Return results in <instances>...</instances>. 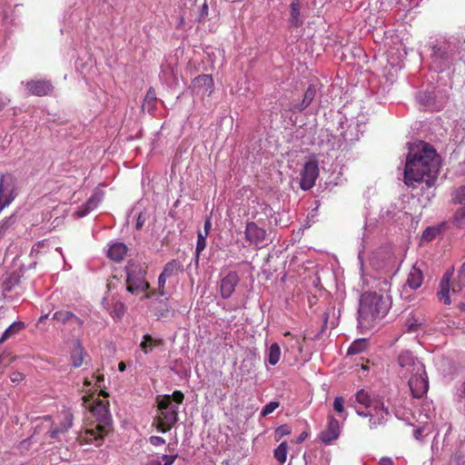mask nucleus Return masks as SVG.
<instances>
[{"mask_svg":"<svg viewBox=\"0 0 465 465\" xmlns=\"http://www.w3.org/2000/svg\"><path fill=\"white\" fill-rule=\"evenodd\" d=\"M440 167V157L432 145L418 141L409 146L404 168V183L416 187L425 183L427 188L435 185Z\"/></svg>","mask_w":465,"mask_h":465,"instance_id":"obj_1","label":"nucleus"},{"mask_svg":"<svg viewBox=\"0 0 465 465\" xmlns=\"http://www.w3.org/2000/svg\"><path fill=\"white\" fill-rule=\"evenodd\" d=\"M183 400L184 394L181 391H174L172 395H158L157 412L152 426L162 433L171 430L178 421V407L173 402L182 404Z\"/></svg>","mask_w":465,"mask_h":465,"instance_id":"obj_2","label":"nucleus"},{"mask_svg":"<svg viewBox=\"0 0 465 465\" xmlns=\"http://www.w3.org/2000/svg\"><path fill=\"white\" fill-rule=\"evenodd\" d=\"M108 406V401L96 399L94 404L90 408L91 412L97 417V424L94 428L84 430L82 438L85 442H95L96 446H101L104 436L111 430Z\"/></svg>","mask_w":465,"mask_h":465,"instance_id":"obj_3","label":"nucleus"},{"mask_svg":"<svg viewBox=\"0 0 465 465\" xmlns=\"http://www.w3.org/2000/svg\"><path fill=\"white\" fill-rule=\"evenodd\" d=\"M388 312V303L376 292H365L361 296L359 322L361 325H371L376 319L382 318Z\"/></svg>","mask_w":465,"mask_h":465,"instance_id":"obj_4","label":"nucleus"},{"mask_svg":"<svg viewBox=\"0 0 465 465\" xmlns=\"http://www.w3.org/2000/svg\"><path fill=\"white\" fill-rule=\"evenodd\" d=\"M145 271L140 266H130L127 270L126 289L132 294L145 292L150 285L145 281Z\"/></svg>","mask_w":465,"mask_h":465,"instance_id":"obj_5","label":"nucleus"},{"mask_svg":"<svg viewBox=\"0 0 465 465\" xmlns=\"http://www.w3.org/2000/svg\"><path fill=\"white\" fill-rule=\"evenodd\" d=\"M245 241L249 245L258 249L269 244L268 234L265 226L259 225L255 222H247L244 231Z\"/></svg>","mask_w":465,"mask_h":465,"instance_id":"obj_6","label":"nucleus"},{"mask_svg":"<svg viewBox=\"0 0 465 465\" xmlns=\"http://www.w3.org/2000/svg\"><path fill=\"white\" fill-rule=\"evenodd\" d=\"M356 412L359 416L363 418H370L369 426L370 429H376L378 426L382 425L386 421V417L390 415V411L387 407H385L383 401H377L375 408L373 410H370L368 411H361V409L356 408Z\"/></svg>","mask_w":465,"mask_h":465,"instance_id":"obj_7","label":"nucleus"},{"mask_svg":"<svg viewBox=\"0 0 465 465\" xmlns=\"http://www.w3.org/2000/svg\"><path fill=\"white\" fill-rule=\"evenodd\" d=\"M301 188L304 191L312 188L315 184L316 179L319 176L318 163L314 160H310L305 163L301 173Z\"/></svg>","mask_w":465,"mask_h":465,"instance_id":"obj_8","label":"nucleus"},{"mask_svg":"<svg viewBox=\"0 0 465 465\" xmlns=\"http://www.w3.org/2000/svg\"><path fill=\"white\" fill-rule=\"evenodd\" d=\"M183 271V266L178 260L168 262L158 278V292L161 296L165 294V283L168 278L176 276Z\"/></svg>","mask_w":465,"mask_h":465,"instance_id":"obj_9","label":"nucleus"},{"mask_svg":"<svg viewBox=\"0 0 465 465\" xmlns=\"http://www.w3.org/2000/svg\"><path fill=\"white\" fill-rule=\"evenodd\" d=\"M27 94L35 96H47L54 92V86L50 80L32 79L25 83Z\"/></svg>","mask_w":465,"mask_h":465,"instance_id":"obj_10","label":"nucleus"},{"mask_svg":"<svg viewBox=\"0 0 465 465\" xmlns=\"http://www.w3.org/2000/svg\"><path fill=\"white\" fill-rule=\"evenodd\" d=\"M409 387L414 398L420 399L428 391L429 381L425 370L420 373H411Z\"/></svg>","mask_w":465,"mask_h":465,"instance_id":"obj_11","label":"nucleus"},{"mask_svg":"<svg viewBox=\"0 0 465 465\" xmlns=\"http://www.w3.org/2000/svg\"><path fill=\"white\" fill-rule=\"evenodd\" d=\"M285 340L282 342L284 348V354L291 355L294 358H297L299 354L302 352L303 350V342L306 340V336L304 335L302 339L294 336L290 331H285L283 333Z\"/></svg>","mask_w":465,"mask_h":465,"instance_id":"obj_12","label":"nucleus"},{"mask_svg":"<svg viewBox=\"0 0 465 465\" xmlns=\"http://www.w3.org/2000/svg\"><path fill=\"white\" fill-rule=\"evenodd\" d=\"M399 364L401 368L406 369L410 373H420L424 371V365L421 361H418L413 354L405 351H402L398 359Z\"/></svg>","mask_w":465,"mask_h":465,"instance_id":"obj_13","label":"nucleus"},{"mask_svg":"<svg viewBox=\"0 0 465 465\" xmlns=\"http://www.w3.org/2000/svg\"><path fill=\"white\" fill-rule=\"evenodd\" d=\"M340 436V424L339 421L332 416L330 415L328 417V424L325 430H323L319 438L320 440L326 443L330 444L333 440H337Z\"/></svg>","mask_w":465,"mask_h":465,"instance_id":"obj_14","label":"nucleus"},{"mask_svg":"<svg viewBox=\"0 0 465 465\" xmlns=\"http://www.w3.org/2000/svg\"><path fill=\"white\" fill-rule=\"evenodd\" d=\"M274 212L272 208L265 203H258L252 216L259 225L266 226L270 224L271 218H272Z\"/></svg>","mask_w":465,"mask_h":465,"instance_id":"obj_15","label":"nucleus"},{"mask_svg":"<svg viewBox=\"0 0 465 465\" xmlns=\"http://www.w3.org/2000/svg\"><path fill=\"white\" fill-rule=\"evenodd\" d=\"M239 282L238 274L235 272H230L221 281V296L223 299H228L233 293L235 287Z\"/></svg>","mask_w":465,"mask_h":465,"instance_id":"obj_16","label":"nucleus"},{"mask_svg":"<svg viewBox=\"0 0 465 465\" xmlns=\"http://www.w3.org/2000/svg\"><path fill=\"white\" fill-rule=\"evenodd\" d=\"M315 95L316 88L313 84H310L303 94L302 101L298 104H291L289 106V111L292 113H298L305 110L312 104Z\"/></svg>","mask_w":465,"mask_h":465,"instance_id":"obj_17","label":"nucleus"},{"mask_svg":"<svg viewBox=\"0 0 465 465\" xmlns=\"http://www.w3.org/2000/svg\"><path fill=\"white\" fill-rule=\"evenodd\" d=\"M356 402L365 409L373 410L377 401H382L380 396H371L368 391L360 390L355 394Z\"/></svg>","mask_w":465,"mask_h":465,"instance_id":"obj_18","label":"nucleus"},{"mask_svg":"<svg viewBox=\"0 0 465 465\" xmlns=\"http://www.w3.org/2000/svg\"><path fill=\"white\" fill-rule=\"evenodd\" d=\"M451 274L448 272L443 275L440 282V290L438 292V298L444 304H450V280Z\"/></svg>","mask_w":465,"mask_h":465,"instance_id":"obj_19","label":"nucleus"},{"mask_svg":"<svg viewBox=\"0 0 465 465\" xmlns=\"http://www.w3.org/2000/svg\"><path fill=\"white\" fill-rule=\"evenodd\" d=\"M73 414L70 411L64 412V421L59 427H55L49 431L51 439H56L59 433H64L73 426Z\"/></svg>","mask_w":465,"mask_h":465,"instance_id":"obj_20","label":"nucleus"},{"mask_svg":"<svg viewBox=\"0 0 465 465\" xmlns=\"http://www.w3.org/2000/svg\"><path fill=\"white\" fill-rule=\"evenodd\" d=\"M425 323V318L421 313H411L407 318L405 326L409 332H416L421 330Z\"/></svg>","mask_w":465,"mask_h":465,"instance_id":"obj_21","label":"nucleus"},{"mask_svg":"<svg viewBox=\"0 0 465 465\" xmlns=\"http://www.w3.org/2000/svg\"><path fill=\"white\" fill-rule=\"evenodd\" d=\"M163 345V339H154L151 334H144L140 343V348L145 354H148L152 352L154 348Z\"/></svg>","mask_w":465,"mask_h":465,"instance_id":"obj_22","label":"nucleus"},{"mask_svg":"<svg viewBox=\"0 0 465 465\" xmlns=\"http://www.w3.org/2000/svg\"><path fill=\"white\" fill-rule=\"evenodd\" d=\"M423 282V274L420 269L417 268L416 266H413L407 278V285L412 289L416 290L420 288Z\"/></svg>","mask_w":465,"mask_h":465,"instance_id":"obj_23","label":"nucleus"},{"mask_svg":"<svg viewBox=\"0 0 465 465\" xmlns=\"http://www.w3.org/2000/svg\"><path fill=\"white\" fill-rule=\"evenodd\" d=\"M193 88L203 89L210 94L213 89V79L211 74H202L195 77L193 81Z\"/></svg>","mask_w":465,"mask_h":465,"instance_id":"obj_24","label":"nucleus"},{"mask_svg":"<svg viewBox=\"0 0 465 465\" xmlns=\"http://www.w3.org/2000/svg\"><path fill=\"white\" fill-rule=\"evenodd\" d=\"M127 252V247L124 243L116 242L110 246L108 250V257L114 262L124 260Z\"/></svg>","mask_w":465,"mask_h":465,"instance_id":"obj_25","label":"nucleus"},{"mask_svg":"<svg viewBox=\"0 0 465 465\" xmlns=\"http://www.w3.org/2000/svg\"><path fill=\"white\" fill-rule=\"evenodd\" d=\"M84 355L85 352L84 347L79 341H76L71 352L72 365L74 368H79L82 366Z\"/></svg>","mask_w":465,"mask_h":465,"instance_id":"obj_26","label":"nucleus"},{"mask_svg":"<svg viewBox=\"0 0 465 465\" xmlns=\"http://www.w3.org/2000/svg\"><path fill=\"white\" fill-rule=\"evenodd\" d=\"M25 325L24 322H14L2 334L0 338V343H3L6 340L15 336L25 329Z\"/></svg>","mask_w":465,"mask_h":465,"instance_id":"obj_27","label":"nucleus"},{"mask_svg":"<svg viewBox=\"0 0 465 465\" xmlns=\"http://www.w3.org/2000/svg\"><path fill=\"white\" fill-rule=\"evenodd\" d=\"M281 354H282V351H281L280 345L276 342L272 343L268 350L267 361H268L269 364H271L272 366L276 365L280 361Z\"/></svg>","mask_w":465,"mask_h":465,"instance_id":"obj_28","label":"nucleus"},{"mask_svg":"<svg viewBox=\"0 0 465 465\" xmlns=\"http://www.w3.org/2000/svg\"><path fill=\"white\" fill-rule=\"evenodd\" d=\"M367 347V341L364 339H359L354 341L348 349L347 354L354 355L361 353Z\"/></svg>","mask_w":465,"mask_h":465,"instance_id":"obj_29","label":"nucleus"},{"mask_svg":"<svg viewBox=\"0 0 465 465\" xmlns=\"http://www.w3.org/2000/svg\"><path fill=\"white\" fill-rule=\"evenodd\" d=\"M289 447L286 441H282L275 450H274V458L281 463H284L287 459V452Z\"/></svg>","mask_w":465,"mask_h":465,"instance_id":"obj_30","label":"nucleus"},{"mask_svg":"<svg viewBox=\"0 0 465 465\" xmlns=\"http://www.w3.org/2000/svg\"><path fill=\"white\" fill-rule=\"evenodd\" d=\"M291 15H290V22L293 26H298L301 25L300 22V5L298 2H292L291 3Z\"/></svg>","mask_w":465,"mask_h":465,"instance_id":"obj_31","label":"nucleus"},{"mask_svg":"<svg viewBox=\"0 0 465 465\" xmlns=\"http://www.w3.org/2000/svg\"><path fill=\"white\" fill-rule=\"evenodd\" d=\"M126 308L124 302L120 301H115L112 304V308L110 311V314L113 318L121 319L125 313Z\"/></svg>","mask_w":465,"mask_h":465,"instance_id":"obj_32","label":"nucleus"},{"mask_svg":"<svg viewBox=\"0 0 465 465\" xmlns=\"http://www.w3.org/2000/svg\"><path fill=\"white\" fill-rule=\"evenodd\" d=\"M157 101L155 90L153 87H150L145 94L143 108H153L155 106Z\"/></svg>","mask_w":465,"mask_h":465,"instance_id":"obj_33","label":"nucleus"},{"mask_svg":"<svg viewBox=\"0 0 465 465\" xmlns=\"http://www.w3.org/2000/svg\"><path fill=\"white\" fill-rule=\"evenodd\" d=\"M70 317H72V312L61 310L54 313L53 320L60 323L65 324L70 322Z\"/></svg>","mask_w":465,"mask_h":465,"instance_id":"obj_34","label":"nucleus"},{"mask_svg":"<svg viewBox=\"0 0 465 465\" xmlns=\"http://www.w3.org/2000/svg\"><path fill=\"white\" fill-rule=\"evenodd\" d=\"M208 234L203 233V232H199L197 235V242H196V249L195 253L196 256L199 257L200 253L205 249L206 247V237Z\"/></svg>","mask_w":465,"mask_h":465,"instance_id":"obj_35","label":"nucleus"},{"mask_svg":"<svg viewBox=\"0 0 465 465\" xmlns=\"http://www.w3.org/2000/svg\"><path fill=\"white\" fill-rule=\"evenodd\" d=\"M291 433L292 429L290 426L287 424L281 425L275 430V439L276 440H279L282 437L290 435Z\"/></svg>","mask_w":465,"mask_h":465,"instance_id":"obj_36","label":"nucleus"},{"mask_svg":"<svg viewBox=\"0 0 465 465\" xmlns=\"http://www.w3.org/2000/svg\"><path fill=\"white\" fill-rule=\"evenodd\" d=\"M279 407L278 401H270L267 403L262 410L261 415L265 417L271 413H272Z\"/></svg>","mask_w":465,"mask_h":465,"instance_id":"obj_37","label":"nucleus"},{"mask_svg":"<svg viewBox=\"0 0 465 465\" xmlns=\"http://www.w3.org/2000/svg\"><path fill=\"white\" fill-rule=\"evenodd\" d=\"M438 233V231L433 228L428 227L422 233V238L427 241L430 242L435 239L436 235Z\"/></svg>","mask_w":465,"mask_h":465,"instance_id":"obj_38","label":"nucleus"},{"mask_svg":"<svg viewBox=\"0 0 465 465\" xmlns=\"http://www.w3.org/2000/svg\"><path fill=\"white\" fill-rule=\"evenodd\" d=\"M455 219L459 225H465V206L460 208L455 213Z\"/></svg>","mask_w":465,"mask_h":465,"instance_id":"obj_39","label":"nucleus"},{"mask_svg":"<svg viewBox=\"0 0 465 465\" xmlns=\"http://www.w3.org/2000/svg\"><path fill=\"white\" fill-rule=\"evenodd\" d=\"M454 197L458 203H465V186H461L457 189Z\"/></svg>","mask_w":465,"mask_h":465,"instance_id":"obj_40","label":"nucleus"},{"mask_svg":"<svg viewBox=\"0 0 465 465\" xmlns=\"http://www.w3.org/2000/svg\"><path fill=\"white\" fill-rule=\"evenodd\" d=\"M344 400L342 397H336L333 402V409L341 413L344 411Z\"/></svg>","mask_w":465,"mask_h":465,"instance_id":"obj_41","label":"nucleus"},{"mask_svg":"<svg viewBox=\"0 0 465 465\" xmlns=\"http://www.w3.org/2000/svg\"><path fill=\"white\" fill-rule=\"evenodd\" d=\"M69 323L72 324L74 326V328L77 327L80 329V328H82L84 322L78 316H76L75 314H74L72 312V317H70Z\"/></svg>","mask_w":465,"mask_h":465,"instance_id":"obj_42","label":"nucleus"},{"mask_svg":"<svg viewBox=\"0 0 465 465\" xmlns=\"http://www.w3.org/2000/svg\"><path fill=\"white\" fill-rule=\"evenodd\" d=\"M149 442L153 446H161L165 443V440L160 436H151L149 438Z\"/></svg>","mask_w":465,"mask_h":465,"instance_id":"obj_43","label":"nucleus"},{"mask_svg":"<svg viewBox=\"0 0 465 465\" xmlns=\"http://www.w3.org/2000/svg\"><path fill=\"white\" fill-rule=\"evenodd\" d=\"M178 455L175 454V455H163L162 456V459L164 461V464L163 465H173V462L175 461V460L177 459Z\"/></svg>","mask_w":465,"mask_h":465,"instance_id":"obj_44","label":"nucleus"},{"mask_svg":"<svg viewBox=\"0 0 465 465\" xmlns=\"http://www.w3.org/2000/svg\"><path fill=\"white\" fill-rule=\"evenodd\" d=\"M10 379L12 382H20L25 379V375L22 372L15 371L11 374Z\"/></svg>","mask_w":465,"mask_h":465,"instance_id":"obj_45","label":"nucleus"},{"mask_svg":"<svg viewBox=\"0 0 465 465\" xmlns=\"http://www.w3.org/2000/svg\"><path fill=\"white\" fill-rule=\"evenodd\" d=\"M211 227H212V222H211V218L210 217H207L204 221V226H203V233H206V234H209V232L211 230Z\"/></svg>","mask_w":465,"mask_h":465,"instance_id":"obj_46","label":"nucleus"},{"mask_svg":"<svg viewBox=\"0 0 465 465\" xmlns=\"http://www.w3.org/2000/svg\"><path fill=\"white\" fill-rule=\"evenodd\" d=\"M379 465H394L391 458L383 457L380 460Z\"/></svg>","mask_w":465,"mask_h":465,"instance_id":"obj_47","label":"nucleus"},{"mask_svg":"<svg viewBox=\"0 0 465 465\" xmlns=\"http://www.w3.org/2000/svg\"><path fill=\"white\" fill-rule=\"evenodd\" d=\"M309 436V433L308 431H303L302 432L299 437L297 438L296 440V443H302V441H304Z\"/></svg>","mask_w":465,"mask_h":465,"instance_id":"obj_48","label":"nucleus"},{"mask_svg":"<svg viewBox=\"0 0 465 465\" xmlns=\"http://www.w3.org/2000/svg\"><path fill=\"white\" fill-rule=\"evenodd\" d=\"M457 172L460 174H465V160L459 163Z\"/></svg>","mask_w":465,"mask_h":465,"instance_id":"obj_49","label":"nucleus"},{"mask_svg":"<svg viewBox=\"0 0 465 465\" xmlns=\"http://www.w3.org/2000/svg\"><path fill=\"white\" fill-rule=\"evenodd\" d=\"M11 289H12V282H11V279H9L4 282V290L6 292H10Z\"/></svg>","mask_w":465,"mask_h":465,"instance_id":"obj_50","label":"nucleus"},{"mask_svg":"<svg viewBox=\"0 0 465 465\" xmlns=\"http://www.w3.org/2000/svg\"><path fill=\"white\" fill-rule=\"evenodd\" d=\"M143 224V221L142 220L141 215H139L137 221H136V228L141 229Z\"/></svg>","mask_w":465,"mask_h":465,"instance_id":"obj_51","label":"nucleus"},{"mask_svg":"<svg viewBox=\"0 0 465 465\" xmlns=\"http://www.w3.org/2000/svg\"><path fill=\"white\" fill-rule=\"evenodd\" d=\"M208 14V5L206 3L203 4V8H202V15H207Z\"/></svg>","mask_w":465,"mask_h":465,"instance_id":"obj_52","label":"nucleus"},{"mask_svg":"<svg viewBox=\"0 0 465 465\" xmlns=\"http://www.w3.org/2000/svg\"><path fill=\"white\" fill-rule=\"evenodd\" d=\"M7 104V102L5 101L2 97H0V111H2L5 105Z\"/></svg>","mask_w":465,"mask_h":465,"instance_id":"obj_53","label":"nucleus"},{"mask_svg":"<svg viewBox=\"0 0 465 465\" xmlns=\"http://www.w3.org/2000/svg\"><path fill=\"white\" fill-rule=\"evenodd\" d=\"M126 366H125V363L124 361H121L119 364H118V369L120 371H124L125 370Z\"/></svg>","mask_w":465,"mask_h":465,"instance_id":"obj_54","label":"nucleus"},{"mask_svg":"<svg viewBox=\"0 0 465 465\" xmlns=\"http://www.w3.org/2000/svg\"><path fill=\"white\" fill-rule=\"evenodd\" d=\"M451 290H452V293H456L457 292H459L460 290V287L453 284L451 287Z\"/></svg>","mask_w":465,"mask_h":465,"instance_id":"obj_55","label":"nucleus"},{"mask_svg":"<svg viewBox=\"0 0 465 465\" xmlns=\"http://www.w3.org/2000/svg\"><path fill=\"white\" fill-rule=\"evenodd\" d=\"M147 465H162L159 460H152Z\"/></svg>","mask_w":465,"mask_h":465,"instance_id":"obj_56","label":"nucleus"},{"mask_svg":"<svg viewBox=\"0 0 465 465\" xmlns=\"http://www.w3.org/2000/svg\"><path fill=\"white\" fill-rule=\"evenodd\" d=\"M100 395H103V396H104V397H105V398H106V397H108V393H107V392H105V391H103V390H101V391H100Z\"/></svg>","mask_w":465,"mask_h":465,"instance_id":"obj_57","label":"nucleus"},{"mask_svg":"<svg viewBox=\"0 0 465 465\" xmlns=\"http://www.w3.org/2000/svg\"><path fill=\"white\" fill-rule=\"evenodd\" d=\"M47 317H48V315H47V314H46V315H44V316H41V317H40V319H39V321H40V322H43L44 320L47 319Z\"/></svg>","mask_w":465,"mask_h":465,"instance_id":"obj_58","label":"nucleus"},{"mask_svg":"<svg viewBox=\"0 0 465 465\" xmlns=\"http://www.w3.org/2000/svg\"><path fill=\"white\" fill-rule=\"evenodd\" d=\"M144 297H145V298H149V297H151V294L146 293V294L144 295Z\"/></svg>","mask_w":465,"mask_h":465,"instance_id":"obj_59","label":"nucleus"},{"mask_svg":"<svg viewBox=\"0 0 465 465\" xmlns=\"http://www.w3.org/2000/svg\"><path fill=\"white\" fill-rule=\"evenodd\" d=\"M167 449H168L169 450H173V447H171L170 445H168Z\"/></svg>","mask_w":465,"mask_h":465,"instance_id":"obj_60","label":"nucleus"}]
</instances>
